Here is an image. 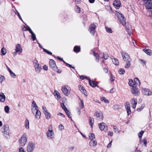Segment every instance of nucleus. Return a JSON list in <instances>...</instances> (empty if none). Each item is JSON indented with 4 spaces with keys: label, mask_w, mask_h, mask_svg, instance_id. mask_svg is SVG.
<instances>
[{
    "label": "nucleus",
    "mask_w": 152,
    "mask_h": 152,
    "mask_svg": "<svg viewBox=\"0 0 152 152\" xmlns=\"http://www.w3.org/2000/svg\"><path fill=\"white\" fill-rule=\"evenodd\" d=\"M2 132L4 134V136L7 139H9L10 137L9 134L10 130L9 126L7 124H4L3 127L1 128Z\"/></svg>",
    "instance_id": "1"
},
{
    "label": "nucleus",
    "mask_w": 152,
    "mask_h": 152,
    "mask_svg": "<svg viewBox=\"0 0 152 152\" xmlns=\"http://www.w3.org/2000/svg\"><path fill=\"white\" fill-rule=\"evenodd\" d=\"M116 15L117 17L119 22L123 25H125L126 24V21L124 15L121 13L116 12Z\"/></svg>",
    "instance_id": "2"
},
{
    "label": "nucleus",
    "mask_w": 152,
    "mask_h": 152,
    "mask_svg": "<svg viewBox=\"0 0 152 152\" xmlns=\"http://www.w3.org/2000/svg\"><path fill=\"white\" fill-rule=\"evenodd\" d=\"M27 141V138L26 137L25 134H23L22 136L19 140L20 145L23 146L25 145Z\"/></svg>",
    "instance_id": "3"
},
{
    "label": "nucleus",
    "mask_w": 152,
    "mask_h": 152,
    "mask_svg": "<svg viewBox=\"0 0 152 152\" xmlns=\"http://www.w3.org/2000/svg\"><path fill=\"white\" fill-rule=\"evenodd\" d=\"M97 24L96 23H93L90 25L89 31L92 35H94V34L95 32V28L97 27Z\"/></svg>",
    "instance_id": "4"
},
{
    "label": "nucleus",
    "mask_w": 152,
    "mask_h": 152,
    "mask_svg": "<svg viewBox=\"0 0 152 152\" xmlns=\"http://www.w3.org/2000/svg\"><path fill=\"white\" fill-rule=\"evenodd\" d=\"M70 90V88L68 86L66 87L63 86L62 88V91L66 96H68L69 95Z\"/></svg>",
    "instance_id": "5"
},
{
    "label": "nucleus",
    "mask_w": 152,
    "mask_h": 152,
    "mask_svg": "<svg viewBox=\"0 0 152 152\" xmlns=\"http://www.w3.org/2000/svg\"><path fill=\"white\" fill-rule=\"evenodd\" d=\"M34 148V144L32 142H30L27 147V151L28 152H32Z\"/></svg>",
    "instance_id": "6"
},
{
    "label": "nucleus",
    "mask_w": 152,
    "mask_h": 152,
    "mask_svg": "<svg viewBox=\"0 0 152 152\" xmlns=\"http://www.w3.org/2000/svg\"><path fill=\"white\" fill-rule=\"evenodd\" d=\"M50 66L55 71H57V68L56 66L55 61L53 59H50L49 61Z\"/></svg>",
    "instance_id": "7"
},
{
    "label": "nucleus",
    "mask_w": 152,
    "mask_h": 152,
    "mask_svg": "<svg viewBox=\"0 0 152 152\" xmlns=\"http://www.w3.org/2000/svg\"><path fill=\"white\" fill-rule=\"evenodd\" d=\"M99 126L101 130H104L105 132L107 131V126L104 123L102 122L100 124H99Z\"/></svg>",
    "instance_id": "8"
},
{
    "label": "nucleus",
    "mask_w": 152,
    "mask_h": 152,
    "mask_svg": "<svg viewBox=\"0 0 152 152\" xmlns=\"http://www.w3.org/2000/svg\"><path fill=\"white\" fill-rule=\"evenodd\" d=\"M48 137L49 139H51L53 137L54 133L52 129H49L47 133Z\"/></svg>",
    "instance_id": "9"
},
{
    "label": "nucleus",
    "mask_w": 152,
    "mask_h": 152,
    "mask_svg": "<svg viewBox=\"0 0 152 152\" xmlns=\"http://www.w3.org/2000/svg\"><path fill=\"white\" fill-rule=\"evenodd\" d=\"M125 107L126 109V110L128 115L130 114L131 113L130 110V107L129 103L126 102L125 104Z\"/></svg>",
    "instance_id": "10"
},
{
    "label": "nucleus",
    "mask_w": 152,
    "mask_h": 152,
    "mask_svg": "<svg viewBox=\"0 0 152 152\" xmlns=\"http://www.w3.org/2000/svg\"><path fill=\"white\" fill-rule=\"evenodd\" d=\"M145 7L148 9H152V1H147L145 3Z\"/></svg>",
    "instance_id": "11"
},
{
    "label": "nucleus",
    "mask_w": 152,
    "mask_h": 152,
    "mask_svg": "<svg viewBox=\"0 0 152 152\" xmlns=\"http://www.w3.org/2000/svg\"><path fill=\"white\" fill-rule=\"evenodd\" d=\"M96 118L98 120H102L103 118V113L102 112L96 113Z\"/></svg>",
    "instance_id": "12"
},
{
    "label": "nucleus",
    "mask_w": 152,
    "mask_h": 152,
    "mask_svg": "<svg viewBox=\"0 0 152 152\" xmlns=\"http://www.w3.org/2000/svg\"><path fill=\"white\" fill-rule=\"evenodd\" d=\"M113 4L115 8L118 9L121 5V3L119 1L115 0L114 1Z\"/></svg>",
    "instance_id": "13"
},
{
    "label": "nucleus",
    "mask_w": 152,
    "mask_h": 152,
    "mask_svg": "<svg viewBox=\"0 0 152 152\" xmlns=\"http://www.w3.org/2000/svg\"><path fill=\"white\" fill-rule=\"evenodd\" d=\"M142 92L144 95L146 96L151 95L152 94V92L148 89H144Z\"/></svg>",
    "instance_id": "14"
},
{
    "label": "nucleus",
    "mask_w": 152,
    "mask_h": 152,
    "mask_svg": "<svg viewBox=\"0 0 152 152\" xmlns=\"http://www.w3.org/2000/svg\"><path fill=\"white\" fill-rule=\"evenodd\" d=\"M34 67L35 69L36 72L37 73L39 72L42 69L41 66L38 64H36L34 65Z\"/></svg>",
    "instance_id": "15"
},
{
    "label": "nucleus",
    "mask_w": 152,
    "mask_h": 152,
    "mask_svg": "<svg viewBox=\"0 0 152 152\" xmlns=\"http://www.w3.org/2000/svg\"><path fill=\"white\" fill-rule=\"evenodd\" d=\"M138 89L135 87H133L131 90V92L134 95H136L138 93Z\"/></svg>",
    "instance_id": "16"
},
{
    "label": "nucleus",
    "mask_w": 152,
    "mask_h": 152,
    "mask_svg": "<svg viewBox=\"0 0 152 152\" xmlns=\"http://www.w3.org/2000/svg\"><path fill=\"white\" fill-rule=\"evenodd\" d=\"M79 90L81 91L83 94L86 96H87V93L86 92V90L84 88L80 85L79 87Z\"/></svg>",
    "instance_id": "17"
},
{
    "label": "nucleus",
    "mask_w": 152,
    "mask_h": 152,
    "mask_svg": "<svg viewBox=\"0 0 152 152\" xmlns=\"http://www.w3.org/2000/svg\"><path fill=\"white\" fill-rule=\"evenodd\" d=\"M6 97L4 94L2 93H0V102H4L5 100Z\"/></svg>",
    "instance_id": "18"
},
{
    "label": "nucleus",
    "mask_w": 152,
    "mask_h": 152,
    "mask_svg": "<svg viewBox=\"0 0 152 152\" xmlns=\"http://www.w3.org/2000/svg\"><path fill=\"white\" fill-rule=\"evenodd\" d=\"M57 58V59L59 60L62 61L64 63L66 64V66H67L69 67L70 68H72V69H74V70L75 69V68L74 67L72 66L71 65H70L66 63L63 60V59L61 58Z\"/></svg>",
    "instance_id": "19"
},
{
    "label": "nucleus",
    "mask_w": 152,
    "mask_h": 152,
    "mask_svg": "<svg viewBox=\"0 0 152 152\" xmlns=\"http://www.w3.org/2000/svg\"><path fill=\"white\" fill-rule=\"evenodd\" d=\"M35 113V116L36 118L38 119H39L41 114L40 111L38 110L34 112Z\"/></svg>",
    "instance_id": "20"
},
{
    "label": "nucleus",
    "mask_w": 152,
    "mask_h": 152,
    "mask_svg": "<svg viewBox=\"0 0 152 152\" xmlns=\"http://www.w3.org/2000/svg\"><path fill=\"white\" fill-rule=\"evenodd\" d=\"M142 50L148 55L151 56L152 55L151 50L149 49H144Z\"/></svg>",
    "instance_id": "21"
},
{
    "label": "nucleus",
    "mask_w": 152,
    "mask_h": 152,
    "mask_svg": "<svg viewBox=\"0 0 152 152\" xmlns=\"http://www.w3.org/2000/svg\"><path fill=\"white\" fill-rule=\"evenodd\" d=\"M15 50L18 52H21L22 51V49L21 47V45L19 44H18L16 47Z\"/></svg>",
    "instance_id": "22"
},
{
    "label": "nucleus",
    "mask_w": 152,
    "mask_h": 152,
    "mask_svg": "<svg viewBox=\"0 0 152 152\" xmlns=\"http://www.w3.org/2000/svg\"><path fill=\"white\" fill-rule=\"evenodd\" d=\"M90 146L92 147H95L97 145V142L96 140H91L89 142Z\"/></svg>",
    "instance_id": "23"
},
{
    "label": "nucleus",
    "mask_w": 152,
    "mask_h": 152,
    "mask_svg": "<svg viewBox=\"0 0 152 152\" xmlns=\"http://www.w3.org/2000/svg\"><path fill=\"white\" fill-rule=\"evenodd\" d=\"M132 102L133 105L132 107L134 109H135L137 103V100L134 99H132Z\"/></svg>",
    "instance_id": "24"
},
{
    "label": "nucleus",
    "mask_w": 152,
    "mask_h": 152,
    "mask_svg": "<svg viewBox=\"0 0 152 152\" xmlns=\"http://www.w3.org/2000/svg\"><path fill=\"white\" fill-rule=\"evenodd\" d=\"M121 106L119 105L115 104L113 106V109L115 110H118L121 109Z\"/></svg>",
    "instance_id": "25"
},
{
    "label": "nucleus",
    "mask_w": 152,
    "mask_h": 152,
    "mask_svg": "<svg viewBox=\"0 0 152 152\" xmlns=\"http://www.w3.org/2000/svg\"><path fill=\"white\" fill-rule=\"evenodd\" d=\"M90 86L93 87H95L96 86L98 87L97 84H96L93 81L91 80L89 82Z\"/></svg>",
    "instance_id": "26"
},
{
    "label": "nucleus",
    "mask_w": 152,
    "mask_h": 152,
    "mask_svg": "<svg viewBox=\"0 0 152 152\" xmlns=\"http://www.w3.org/2000/svg\"><path fill=\"white\" fill-rule=\"evenodd\" d=\"M113 63L116 66H118L119 64L118 60L116 58H112Z\"/></svg>",
    "instance_id": "27"
},
{
    "label": "nucleus",
    "mask_w": 152,
    "mask_h": 152,
    "mask_svg": "<svg viewBox=\"0 0 152 152\" xmlns=\"http://www.w3.org/2000/svg\"><path fill=\"white\" fill-rule=\"evenodd\" d=\"M80 46H76L74 48V51L75 53H78L80 51Z\"/></svg>",
    "instance_id": "28"
},
{
    "label": "nucleus",
    "mask_w": 152,
    "mask_h": 152,
    "mask_svg": "<svg viewBox=\"0 0 152 152\" xmlns=\"http://www.w3.org/2000/svg\"><path fill=\"white\" fill-rule=\"evenodd\" d=\"M129 84L130 86H131L133 87H134L136 86L135 84H134L133 80L131 79L129 80Z\"/></svg>",
    "instance_id": "29"
},
{
    "label": "nucleus",
    "mask_w": 152,
    "mask_h": 152,
    "mask_svg": "<svg viewBox=\"0 0 152 152\" xmlns=\"http://www.w3.org/2000/svg\"><path fill=\"white\" fill-rule=\"evenodd\" d=\"M45 114L46 118L48 119H49L51 117V115L50 113L48 112V111L47 112H45Z\"/></svg>",
    "instance_id": "30"
},
{
    "label": "nucleus",
    "mask_w": 152,
    "mask_h": 152,
    "mask_svg": "<svg viewBox=\"0 0 152 152\" xmlns=\"http://www.w3.org/2000/svg\"><path fill=\"white\" fill-rule=\"evenodd\" d=\"M105 29L106 31L108 33H113L112 29L110 28H108L105 26Z\"/></svg>",
    "instance_id": "31"
},
{
    "label": "nucleus",
    "mask_w": 152,
    "mask_h": 152,
    "mask_svg": "<svg viewBox=\"0 0 152 152\" xmlns=\"http://www.w3.org/2000/svg\"><path fill=\"white\" fill-rule=\"evenodd\" d=\"M89 137L91 140H93L94 139L95 137V135L93 133H90L89 134Z\"/></svg>",
    "instance_id": "32"
},
{
    "label": "nucleus",
    "mask_w": 152,
    "mask_h": 152,
    "mask_svg": "<svg viewBox=\"0 0 152 152\" xmlns=\"http://www.w3.org/2000/svg\"><path fill=\"white\" fill-rule=\"evenodd\" d=\"M1 52L2 55H4L7 53V50L4 47H3L1 49Z\"/></svg>",
    "instance_id": "33"
},
{
    "label": "nucleus",
    "mask_w": 152,
    "mask_h": 152,
    "mask_svg": "<svg viewBox=\"0 0 152 152\" xmlns=\"http://www.w3.org/2000/svg\"><path fill=\"white\" fill-rule=\"evenodd\" d=\"M89 123L91 127H92L93 124L94 123V120L93 118H90L89 119Z\"/></svg>",
    "instance_id": "34"
},
{
    "label": "nucleus",
    "mask_w": 152,
    "mask_h": 152,
    "mask_svg": "<svg viewBox=\"0 0 152 152\" xmlns=\"http://www.w3.org/2000/svg\"><path fill=\"white\" fill-rule=\"evenodd\" d=\"M30 33L31 35V37L32 38L33 41H34L37 40L36 35L33 32H32Z\"/></svg>",
    "instance_id": "35"
},
{
    "label": "nucleus",
    "mask_w": 152,
    "mask_h": 152,
    "mask_svg": "<svg viewBox=\"0 0 152 152\" xmlns=\"http://www.w3.org/2000/svg\"><path fill=\"white\" fill-rule=\"evenodd\" d=\"M134 81L135 82V86H136L137 85H140V81L139 79L137 78H135L134 79Z\"/></svg>",
    "instance_id": "36"
},
{
    "label": "nucleus",
    "mask_w": 152,
    "mask_h": 152,
    "mask_svg": "<svg viewBox=\"0 0 152 152\" xmlns=\"http://www.w3.org/2000/svg\"><path fill=\"white\" fill-rule=\"evenodd\" d=\"M25 126L26 129H28L29 128V122L28 120L26 119L25 121Z\"/></svg>",
    "instance_id": "37"
},
{
    "label": "nucleus",
    "mask_w": 152,
    "mask_h": 152,
    "mask_svg": "<svg viewBox=\"0 0 152 152\" xmlns=\"http://www.w3.org/2000/svg\"><path fill=\"white\" fill-rule=\"evenodd\" d=\"M60 94L57 91H55L54 93V95L56 96H57V98H59L60 96H59Z\"/></svg>",
    "instance_id": "38"
},
{
    "label": "nucleus",
    "mask_w": 152,
    "mask_h": 152,
    "mask_svg": "<svg viewBox=\"0 0 152 152\" xmlns=\"http://www.w3.org/2000/svg\"><path fill=\"white\" fill-rule=\"evenodd\" d=\"M119 73L121 75H123L125 73V71L123 69H120L118 70Z\"/></svg>",
    "instance_id": "39"
},
{
    "label": "nucleus",
    "mask_w": 152,
    "mask_h": 152,
    "mask_svg": "<svg viewBox=\"0 0 152 152\" xmlns=\"http://www.w3.org/2000/svg\"><path fill=\"white\" fill-rule=\"evenodd\" d=\"M121 54L122 57H128L129 56L128 54L126 53L122 52L121 53Z\"/></svg>",
    "instance_id": "40"
},
{
    "label": "nucleus",
    "mask_w": 152,
    "mask_h": 152,
    "mask_svg": "<svg viewBox=\"0 0 152 152\" xmlns=\"http://www.w3.org/2000/svg\"><path fill=\"white\" fill-rule=\"evenodd\" d=\"M80 106L81 109L83 108L84 107L83 101L82 99L81 100L80 103Z\"/></svg>",
    "instance_id": "41"
},
{
    "label": "nucleus",
    "mask_w": 152,
    "mask_h": 152,
    "mask_svg": "<svg viewBox=\"0 0 152 152\" xmlns=\"http://www.w3.org/2000/svg\"><path fill=\"white\" fill-rule=\"evenodd\" d=\"M4 111L6 113H8L9 111V107L8 106H6L4 107Z\"/></svg>",
    "instance_id": "42"
},
{
    "label": "nucleus",
    "mask_w": 152,
    "mask_h": 152,
    "mask_svg": "<svg viewBox=\"0 0 152 152\" xmlns=\"http://www.w3.org/2000/svg\"><path fill=\"white\" fill-rule=\"evenodd\" d=\"M75 10L77 12L79 13L81 11V9L78 6H76L75 7Z\"/></svg>",
    "instance_id": "43"
},
{
    "label": "nucleus",
    "mask_w": 152,
    "mask_h": 152,
    "mask_svg": "<svg viewBox=\"0 0 152 152\" xmlns=\"http://www.w3.org/2000/svg\"><path fill=\"white\" fill-rule=\"evenodd\" d=\"M61 106L64 111H67V109L66 107L65 106L63 103L61 104Z\"/></svg>",
    "instance_id": "44"
},
{
    "label": "nucleus",
    "mask_w": 152,
    "mask_h": 152,
    "mask_svg": "<svg viewBox=\"0 0 152 152\" xmlns=\"http://www.w3.org/2000/svg\"><path fill=\"white\" fill-rule=\"evenodd\" d=\"M144 132L143 131H141L140 133H139L138 136L140 138H141L142 137Z\"/></svg>",
    "instance_id": "45"
},
{
    "label": "nucleus",
    "mask_w": 152,
    "mask_h": 152,
    "mask_svg": "<svg viewBox=\"0 0 152 152\" xmlns=\"http://www.w3.org/2000/svg\"><path fill=\"white\" fill-rule=\"evenodd\" d=\"M38 110V109H37L36 107H31V110L34 114V112Z\"/></svg>",
    "instance_id": "46"
},
{
    "label": "nucleus",
    "mask_w": 152,
    "mask_h": 152,
    "mask_svg": "<svg viewBox=\"0 0 152 152\" xmlns=\"http://www.w3.org/2000/svg\"><path fill=\"white\" fill-rule=\"evenodd\" d=\"M139 60L140 61V63H141L143 65H145L146 64V61L141 59H139Z\"/></svg>",
    "instance_id": "47"
},
{
    "label": "nucleus",
    "mask_w": 152,
    "mask_h": 152,
    "mask_svg": "<svg viewBox=\"0 0 152 152\" xmlns=\"http://www.w3.org/2000/svg\"><path fill=\"white\" fill-rule=\"evenodd\" d=\"M130 62H129V61H128L126 63L125 66V68H128L130 66Z\"/></svg>",
    "instance_id": "48"
},
{
    "label": "nucleus",
    "mask_w": 152,
    "mask_h": 152,
    "mask_svg": "<svg viewBox=\"0 0 152 152\" xmlns=\"http://www.w3.org/2000/svg\"><path fill=\"white\" fill-rule=\"evenodd\" d=\"M32 107H36V108H37L38 109V107L37 106L35 102L34 101H33L32 102Z\"/></svg>",
    "instance_id": "49"
},
{
    "label": "nucleus",
    "mask_w": 152,
    "mask_h": 152,
    "mask_svg": "<svg viewBox=\"0 0 152 152\" xmlns=\"http://www.w3.org/2000/svg\"><path fill=\"white\" fill-rule=\"evenodd\" d=\"M65 112L66 113V115L69 118H71V115H70V113L69 111V110H67V111H65Z\"/></svg>",
    "instance_id": "50"
},
{
    "label": "nucleus",
    "mask_w": 152,
    "mask_h": 152,
    "mask_svg": "<svg viewBox=\"0 0 152 152\" xmlns=\"http://www.w3.org/2000/svg\"><path fill=\"white\" fill-rule=\"evenodd\" d=\"M114 131L116 133L118 132V129L117 126H113Z\"/></svg>",
    "instance_id": "51"
},
{
    "label": "nucleus",
    "mask_w": 152,
    "mask_h": 152,
    "mask_svg": "<svg viewBox=\"0 0 152 152\" xmlns=\"http://www.w3.org/2000/svg\"><path fill=\"white\" fill-rule=\"evenodd\" d=\"M4 77L2 75H0V83H1L4 80Z\"/></svg>",
    "instance_id": "52"
},
{
    "label": "nucleus",
    "mask_w": 152,
    "mask_h": 152,
    "mask_svg": "<svg viewBox=\"0 0 152 152\" xmlns=\"http://www.w3.org/2000/svg\"><path fill=\"white\" fill-rule=\"evenodd\" d=\"M58 128L60 130H62L64 129V127L62 124H61L59 125Z\"/></svg>",
    "instance_id": "53"
},
{
    "label": "nucleus",
    "mask_w": 152,
    "mask_h": 152,
    "mask_svg": "<svg viewBox=\"0 0 152 152\" xmlns=\"http://www.w3.org/2000/svg\"><path fill=\"white\" fill-rule=\"evenodd\" d=\"M11 76L13 78H15L16 77V75L12 71L10 73Z\"/></svg>",
    "instance_id": "54"
},
{
    "label": "nucleus",
    "mask_w": 152,
    "mask_h": 152,
    "mask_svg": "<svg viewBox=\"0 0 152 152\" xmlns=\"http://www.w3.org/2000/svg\"><path fill=\"white\" fill-rule=\"evenodd\" d=\"M42 109L44 113H45V112L48 111V110L47 109L46 107L45 106H42Z\"/></svg>",
    "instance_id": "55"
},
{
    "label": "nucleus",
    "mask_w": 152,
    "mask_h": 152,
    "mask_svg": "<svg viewBox=\"0 0 152 152\" xmlns=\"http://www.w3.org/2000/svg\"><path fill=\"white\" fill-rule=\"evenodd\" d=\"M92 53L94 56H95V57H98L99 56V55L98 54L96 53L95 51H93Z\"/></svg>",
    "instance_id": "56"
},
{
    "label": "nucleus",
    "mask_w": 152,
    "mask_h": 152,
    "mask_svg": "<svg viewBox=\"0 0 152 152\" xmlns=\"http://www.w3.org/2000/svg\"><path fill=\"white\" fill-rule=\"evenodd\" d=\"M115 79V77L114 76H113V75L111 74L110 75V80L111 81H113Z\"/></svg>",
    "instance_id": "57"
},
{
    "label": "nucleus",
    "mask_w": 152,
    "mask_h": 152,
    "mask_svg": "<svg viewBox=\"0 0 152 152\" xmlns=\"http://www.w3.org/2000/svg\"><path fill=\"white\" fill-rule=\"evenodd\" d=\"M43 51L45 52H46V53H47L48 54H50V55H51L52 53L51 52L47 50L44 49H43Z\"/></svg>",
    "instance_id": "58"
},
{
    "label": "nucleus",
    "mask_w": 152,
    "mask_h": 152,
    "mask_svg": "<svg viewBox=\"0 0 152 152\" xmlns=\"http://www.w3.org/2000/svg\"><path fill=\"white\" fill-rule=\"evenodd\" d=\"M115 91V89L114 88H112L110 90V93H113Z\"/></svg>",
    "instance_id": "59"
},
{
    "label": "nucleus",
    "mask_w": 152,
    "mask_h": 152,
    "mask_svg": "<svg viewBox=\"0 0 152 152\" xmlns=\"http://www.w3.org/2000/svg\"><path fill=\"white\" fill-rule=\"evenodd\" d=\"M19 152H25V151H24V149L23 148H22L21 147L19 149Z\"/></svg>",
    "instance_id": "60"
},
{
    "label": "nucleus",
    "mask_w": 152,
    "mask_h": 152,
    "mask_svg": "<svg viewBox=\"0 0 152 152\" xmlns=\"http://www.w3.org/2000/svg\"><path fill=\"white\" fill-rule=\"evenodd\" d=\"M143 142L144 143V145L145 146H146V145L147 143V140L145 138H144L143 140Z\"/></svg>",
    "instance_id": "61"
},
{
    "label": "nucleus",
    "mask_w": 152,
    "mask_h": 152,
    "mask_svg": "<svg viewBox=\"0 0 152 152\" xmlns=\"http://www.w3.org/2000/svg\"><path fill=\"white\" fill-rule=\"evenodd\" d=\"M108 135L110 136H112L113 135V132H109L108 133Z\"/></svg>",
    "instance_id": "62"
},
{
    "label": "nucleus",
    "mask_w": 152,
    "mask_h": 152,
    "mask_svg": "<svg viewBox=\"0 0 152 152\" xmlns=\"http://www.w3.org/2000/svg\"><path fill=\"white\" fill-rule=\"evenodd\" d=\"M43 69L45 70H47L48 69V66L46 65H44L43 66Z\"/></svg>",
    "instance_id": "63"
},
{
    "label": "nucleus",
    "mask_w": 152,
    "mask_h": 152,
    "mask_svg": "<svg viewBox=\"0 0 152 152\" xmlns=\"http://www.w3.org/2000/svg\"><path fill=\"white\" fill-rule=\"evenodd\" d=\"M33 63H34L35 64H39L38 63L37 60L36 58L33 60Z\"/></svg>",
    "instance_id": "64"
}]
</instances>
